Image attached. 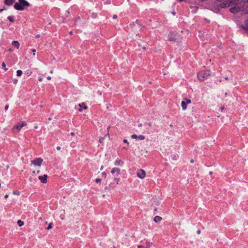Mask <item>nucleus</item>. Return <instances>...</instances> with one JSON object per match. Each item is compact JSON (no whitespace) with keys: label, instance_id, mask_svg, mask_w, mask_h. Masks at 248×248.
I'll use <instances>...</instances> for the list:
<instances>
[{"label":"nucleus","instance_id":"obj_1","mask_svg":"<svg viewBox=\"0 0 248 248\" xmlns=\"http://www.w3.org/2000/svg\"><path fill=\"white\" fill-rule=\"evenodd\" d=\"M18 1L14 5L15 9L17 10H23L25 7L30 6L29 3L25 0H18Z\"/></svg>","mask_w":248,"mask_h":248},{"label":"nucleus","instance_id":"obj_2","mask_svg":"<svg viewBox=\"0 0 248 248\" xmlns=\"http://www.w3.org/2000/svg\"><path fill=\"white\" fill-rule=\"evenodd\" d=\"M211 73L209 70H203L199 72L197 74V77L199 80L203 81L207 79L210 75Z\"/></svg>","mask_w":248,"mask_h":248},{"label":"nucleus","instance_id":"obj_3","mask_svg":"<svg viewBox=\"0 0 248 248\" xmlns=\"http://www.w3.org/2000/svg\"><path fill=\"white\" fill-rule=\"evenodd\" d=\"M26 125V123L25 122H22L20 123H18L13 127V130L18 132L20 131L21 129Z\"/></svg>","mask_w":248,"mask_h":248},{"label":"nucleus","instance_id":"obj_4","mask_svg":"<svg viewBox=\"0 0 248 248\" xmlns=\"http://www.w3.org/2000/svg\"><path fill=\"white\" fill-rule=\"evenodd\" d=\"M43 162V159L41 158H36L35 159L31 161V164L35 166H41Z\"/></svg>","mask_w":248,"mask_h":248},{"label":"nucleus","instance_id":"obj_5","mask_svg":"<svg viewBox=\"0 0 248 248\" xmlns=\"http://www.w3.org/2000/svg\"><path fill=\"white\" fill-rule=\"evenodd\" d=\"M145 171L142 169L140 170L137 173V176L140 179H143L145 177Z\"/></svg>","mask_w":248,"mask_h":248},{"label":"nucleus","instance_id":"obj_6","mask_svg":"<svg viewBox=\"0 0 248 248\" xmlns=\"http://www.w3.org/2000/svg\"><path fill=\"white\" fill-rule=\"evenodd\" d=\"M47 175L46 174H44L43 176H39L38 177V179L43 184L46 183V182H47Z\"/></svg>","mask_w":248,"mask_h":248},{"label":"nucleus","instance_id":"obj_7","mask_svg":"<svg viewBox=\"0 0 248 248\" xmlns=\"http://www.w3.org/2000/svg\"><path fill=\"white\" fill-rule=\"evenodd\" d=\"M78 106L80 107V108L78 109V110L79 111H82V109L81 108H83V109H86L87 108V106L84 103H82L81 104H79Z\"/></svg>","mask_w":248,"mask_h":248},{"label":"nucleus","instance_id":"obj_8","mask_svg":"<svg viewBox=\"0 0 248 248\" xmlns=\"http://www.w3.org/2000/svg\"><path fill=\"white\" fill-rule=\"evenodd\" d=\"M115 172H117V175H118L120 172V169L117 168H113L111 170V173H114Z\"/></svg>","mask_w":248,"mask_h":248},{"label":"nucleus","instance_id":"obj_9","mask_svg":"<svg viewBox=\"0 0 248 248\" xmlns=\"http://www.w3.org/2000/svg\"><path fill=\"white\" fill-rule=\"evenodd\" d=\"M15 2V0H5L4 3L8 6L12 5Z\"/></svg>","mask_w":248,"mask_h":248},{"label":"nucleus","instance_id":"obj_10","mask_svg":"<svg viewBox=\"0 0 248 248\" xmlns=\"http://www.w3.org/2000/svg\"><path fill=\"white\" fill-rule=\"evenodd\" d=\"M13 46L18 49L19 48L20 44L17 41H13L12 42Z\"/></svg>","mask_w":248,"mask_h":248},{"label":"nucleus","instance_id":"obj_11","mask_svg":"<svg viewBox=\"0 0 248 248\" xmlns=\"http://www.w3.org/2000/svg\"><path fill=\"white\" fill-rule=\"evenodd\" d=\"M114 164L115 166H118L123 165V162L120 159H118L115 161Z\"/></svg>","mask_w":248,"mask_h":248},{"label":"nucleus","instance_id":"obj_12","mask_svg":"<svg viewBox=\"0 0 248 248\" xmlns=\"http://www.w3.org/2000/svg\"><path fill=\"white\" fill-rule=\"evenodd\" d=\"M181 106H182V108L183 110H185L186 109V108H187V104L186 103L185 101H182V102H181Z\"/></svg>","mask_w":248,"mask_h":248},{"label":"nucleus","instance_id":"obj_13","mask_svg":"<svg viewBox=\"0 0 248 248\" xmlns=\"http://www.w3.org/2000/svg\"><path fill=\"white\" fill-rule=\"evenodd\" d=\"M162 219V217L160 216H156L154 218V221L157 223L160 221H161Z\"/></svg>","mask_w":248,"mask_h":248},{"label":"nucleus","instance_id":"obj_14","mask_svg":"<svg viewBox=\"0 0 248 248\" xmlns=\"http://www.w3.org/2000/svg\"><path fill=\"white\" fill-rule=\"evenodd\" d=\"M242 28L245 30L248 31V19L246 21L245 25L244 26H243Z\"/></svg>","mask_w":248,"mask_h":248},{"label":"nucleus","instance_id":"obj_15","mask_svg":"<svg viewBox=\"0 0 248 248\" xmlns=\"http://www.w3.org/2000/svg\"><path fill=\"white\" fill-rule=\"evenodd\" d=\"M17 223L19 227H21L24 225V222L21 220H18Z\"/></svg>","mask_w":248,"mask_h":248},{"label":"nucleus","instance_id":"obj_16","mask_svg":"<svg viewBox=\"0 0 248 248\" xmlns=\"http://www.w3.org/2000/svg\"><path fill=\"white\" fill-rule=\"evenodd\" d=\"M145 138V137L144 136L141 135L138 136V139L139 140H143Z\"/></svg>","mask_w":248,"mask_h":248},{"label":"nucleus","instance_id":"obj_17","mask_svg":"<svg viewBox=\"0 0 248 248\" xmlns=\"http://www.w3.org/2000/svg\"><path fill=\"white\" fill-rule=\"evenodd\" d=\"M7 18L9 20V21L11 22H13L14 21V17L12 16H8Z\"/></svg>","mask_w":248,"mask_h":248},{"label":"nucleus","instance_id":"obj_18","mask_svg":"<svg viewBox=\"0 0 248 248\" xmlns=\"http://www.w3.org/2000/svg\"><path fill=\"white\" fill-rule=\"evenodd\" d=\"M22 74V71L20 70H18L17 71H16V75L17 76H21Z\"/></svg>","mask_w":248,"mask_h":248},{"label":"nucleus","instance_id":"obj_19","mask_svg":"<svg viewBox=\"0 0 248 248\" xmlns=\"http://www.w3.org/2000/svg\"><path fill=\"white\" fill-rule=\"evenodd\" d=\"M2 68L4 69V70L5 71H7V68L6 67V64H5V63L4 62H2Z\"/></svg>","mask_w":248,"mask_h":248},{"label":"nucleus","instance_id":"obj_20","mask_svg":"<svg viewBox=\"0 0 248 248\" xmlns=\"http://www.w3.org/2000/svg\"><path fill=\"white\" fill-rule=\"evenodd\" d=\"M185 101H186V104H190L191 102V100L189 99H187V98H186Z\"/></svg>","mask_w":248,"mask_h":248},{"label":"nucleus","instance_id":"obj_21","mask_svg":"<svg viewBox=\"0 0 248 248\" xmlns=\"http://www.w3.org/2000/svg\"><path fill=\"white\" fill-rule=\"evenodd\" d=\"M152 242H146V246L148 247H150L151 246V245H152Z\"/></svg>","mask_w":248,"mask_h":248},{"label":"nucleus","instance_id":"obj_22","mask_svg":"<svg viewBox=\"0 0 248 248\" xmlns=\"http://www.w3.org/2000/svg\"><path fill=\"white\" fill-rule=\"evenodd\" d=\"M25 73L27 75L29 76L31 75V74H32V72L31 71H26Z\"/></svg>","mask_w":248,"mask_h":248},{"label":"nucleus","instance_id":"obj_23","mask_svg":"<svg viewBox=\"0 0 248 248\" xmlns=\"http://www.w3.org/2000/svg\"><path fill=\"white\" fill-rule=\"evenodd\" d=\"M131 138L132 139H138V136H137V135L136 134H133L131 136Z\"/></svg>","mask_w":248,"mask_h":248},{"label":"nucleus","instance_id":"obj_24","mask_svg":"<svg viewBox=\"0 0 248 248\" xmlns=\"http://www.w3.org/2000/svg\"><path fill=\"white\" fill-rule=\"evenodd\" d=\"M104 140V138L103 137H100L99 142L100 143H102V142H103Z\"/></svg>","mask_w":248,"mask_h":248},{"label":"nucleus","instance_id":"obj_25","mask_svg":"<svg viewBox=\"0 0 248 248\" xmlns=\"http://www.w3.org/2000/svg\"><path fill=\"white\" fill-rule=\"evenodd\" d=\"M52 224L51 223H49L46 228V230L50 229L52 228Z\"/></svg>","mask_w":248,"mask_h":248},{"label":"nucleus","instance_id":"obj_26","mask_svg":"<svg viewBox=\"0 0 248 248\" xmlns=\"http://www.w3.org/2000/svg\"><path fill=\"white\" fill-rule=\"evenodd\" d=\"M101 181H102V179H100V178H97L95 180V182L97 183H100L101 182Z\"/></svg>","mask_w":248,"mask_h":248},{"label":"nucleus","instance_id":"obj_27","mask_svg":"<svg viewBox=\"0 0 248 248\" xmlns=\"http://www.w3.org/2000/svg\"><path fill=\"white\" fill-rule=\"evenodd\" d=\"M114 180L116 182L117 184H118L119 183V182L120 181V179L119 178H115L114 179Z\"/></svg>","mask_w":248,"mask_h":248},{"label":"nucleus","instance_id":"obj_28","mask_svg":"<svg viewBox=\"0 0 248 248\" xmlns=\"http://www.w3.org/2000/svg\"><path fill=\"white\" fill-rule=\"evenodd\" d=\"M102 175H103V176L106 178V177H107V174L105 172H103L102 173Z\"/></svg>","mask_w":248,"mask_h":248},{"label":"nucleus","instance_id":"obj_29","mask_svg":"<svg viewBox=\"0 0 248 248\" xmlns=\"http://www.w3.org/2000/svg\"><path fill=\"white\" fill-rule=\"evenodd\" d=\"M169 40L170 41L173 40V38L172 37H170V34L169 35Z\"/></svg>","mask_w":248,"mask_h":248},{"label":"nucleus","instance_id":"obj_30","mask_svg":"<svg viewBox=\"0 0 248 248\" xmlns=\"http://www.w3.org/2000/svg\"><path fill=\"white\" fill-rule=\"evenodd\" d=\"M31 50H32V52H33V55L35 56L36 50L35 49H32Z\"/></svg>","mask_w":248,"mask_h":248},{"label":"nucleus","instance_id":"obj_31","mask_svg":"<svg viewBox=\"0 0 248 248\" xmlns=\"http://www.w3.org/2000/svg\"><path fill=\"white\" fill-rule=\"evenodd\" d=\"M123 141H124V143H127V144H129V143H128V142L127 140H126V139L124 140Z\"/></svg>","mask_w":248,"mask_h":248},{"label":"nucleus","instance_id":"obj_32","mask_svg":"<svg viewBox=\"0 0 248 248\" xmlns=\"http://www.w3.org/2000/svg\"><path fill=\"white\" fill-rule=\"evenodd\" d=\"M138 248H146L144 247H143V246H142V245H138Z\"/></svg>","mask_w":248,"mask_h":248},{"label":"nucleus","instance_id":"obj_33","mask_svg":"<svg viewBox=\"0 0 248 248\" xmlns=\"http://www.w3.org/2000/svg\"><path fill=\"white\" fill-rule=\"evenodd\" d=\"M17 81H18V80H17V79H15L14 80V83L15 84H16V83H17Z\"/></svg>","mask_w":248,"mask_h":248},{"label":"nucleus","instance_id":"obj_34","mask_svg":"<svg viewBox=\"0 0 248 248\" xmlns=\"http://www.w3.org/2000/svg\"><path fill=\"white\" fill-rule=\"evenodd\" d=\"M9 108V106L8 105H6L5 107V109L6 110H7Z\"/></svg>","mask_w":248,"mask_h":248},{"label":"nucleus","instance_id":"obj_35","mask_svg":"<svg viewBox=\"0 0 248 248\" xmlns=\"http://www.w3.org/2000/svg\"><path fill=\"white\" fill-rule=\"evenodd\" d=\"M117 16L116 15H114L113 16V19H116L117 18Z\"/></svg>","mask_w":248,"mask_h":248},{"label":"nucleus","instance_id":"obj_36","mask_svg":"<svg viewBox=\"0 0 248 248\" xmlns=\"http://www.w3.org/2000/svg\"><path fill=\"white\" fill-rule=\"evenodd\" d=\"M56 149H57V150L59 151V150H61V147L60 146H57L56 147Z\"/></svg>","mask_w":248,"mask_h":248},{"label":"nucleus","instance_id":"obj_37","mask_svg":"<svg viewBox=\"0 0 248 248\" xmlns=\"http://www.w3.org/2000/svg\"><path fill=\"white\" fill-rule=\"evenodd\" d=\"M38 80L39 81H42L43 80V78H38Z\"/></svg>","mask_w":248,"mask_h":248},{"label":"nucleus","instance_id":"obj_38","mask_svg":"<svg viewBox=\"0 0 248 248\" xmlns=\"http://www.w3.org/2000/svg\"><path fill=\"white\" fill-rule=\"evenodd\" d=\"M244 2H247L248 3V0H243V1L242 2H243V5H245Z\"/></svg>","mask_w":248,"mask_h":248},{"label":"nucleus","instance_id":"obj_39","mask_svg":"<svg viewBox=\"0 0 248 248\" xmlns=\"http://www.w3.org/2000/svg\"><path fill=\"white\" fill-rule=\"evenodd\" d=\"M70 134H71V136H74V135H75V133H74V132H71Z\"/></svg>","mask_w":248,"mask_h":248},{"label":"nucleus","instance_id":"obj_40","mask_svg":"<svg viewBox=\"0 0 248 248\" xmlns=\"http://www.w3.org/2000/svg\"><path fill=\"white\" fill-rule=\"evenodd\" d=\"M224 107H222L220 108V109L221 111H223L224 109Z\"/></svg>","mask_w":248,"mask_h":248},{"label":"nucleus","instance_id":"obj_41","mask_svg":"<svg viewBox=\"0 0 248 248\" xmlns=\"http://www.w3.org/2000/svg\"><path fill=\"white\" fill-rule=\"evenodd\" d=\"M51 77H50V76H48V77H47V79H48V80L51 79Z\"/></svg>","mask_w":248,"mask_h":248},{"label":"nucleus","instance_id":"obj_42","mask_svg":"<svg viewBox=\"0 0 248 248\" xmlns=\"http://www.w3.org/2000/svg\"><path fill=\"white\" fill-rule=\"evenodd\" d=\"M8 195L6 194L4 196L5 198L7 199L8 197Z\"/></svg>","mask_w":248,"mask_h":248},{"label":"nucleus","instance_id":"obj_43","mask_svg":"<svg viewBox=\"0 0 248 248\" xmlns=\"http://www.w3.org/2000/svg\"><path fill=\"white\" fill-rule=\"evenodd\" d=\"M197 232L198 234H200L201 233V231L198 230Z\"/></svg>","mask_w":248,"mask_h":248},{"label":"nucleus","instance_id":"obj_44","mask_svg":"<svg viewBox=\"0 0 248 248\" xmlns=\"http://www.w3.org/2000/svg\"><path fill=\"white\" fill-rule=\"evenodd\" d=\"M39 37H40V34H37L36 35V37H37V38H39Z\"/></svg>","mask_w":248,"mask_h":248},{"label":"nucleus","instance_id":"obj_45","mask_svg":"<svg viewBox=\"0 0 248 248\" xmlns=\"http://www.w3.org/2000/svg\"><path fill=\"white\" fill-rule=\"evenodd\" d=\"M209 173V174H210V175H212V174H213V172H212V171H210Z\"/></svg>","mask_w":248,"mask_h":248},{"label":"nucleus","instance_id":"obj_46","mask_svg":"<svg viewBox=\"0 0 248 248\" xmlns=\"http://www.w3.org/2000/svg\"><path fill=\"white\" fill-rule=\"evenodd\" d=\"M110 128V126H108L107 128V130L108 131L109 130Z\"/></svg>","mask_w":248,"mask_h":248},{"label":"nucleus","instance_id":"obj_47","mask_svg":"<svg viewBox=\"0 0 248 248\" xmlns=\"http://www.w3.org/2000/svg\"><path fill=\"white\" fill-rule=\"evenodd\" d=\"M103 169V166H101V168H100V170H102Z\"/></svg>","mask_w":248,"mask_h":248},{"label":"nucleus","instance_id":"obj_48","mask_svg":"<svg viewBox=\"0 0 248 248\" xmlns=\"http://www.w3.org/2000/svg\"><path fill=\"white\" fill-rule=\"evenodd\" d=\"M3 10H4V9H0V12H1L2 11H3Z\"/></svg>","mask_w":248,"mask_h":248},{"label":"nucleus","instance_id":"obj_49","mask_svg":"<svg viewBox=\"0 0 248 248\" xmlns=\"http://www.w3.org/2000/svg\"><path fill=\"white\" fill-rule=\"evenodd\" d=\"M69 33H70V34H72L73 33V31H70L69 32Z\"/></svg>","mask_w":248,"mask_h":248},{"label":"nucleus","instance_id":"obj_50","mask_svg":"<svg viewBox=\"0 0 248 248\" xmlns=\"http://www.w3.org/2000/svg\"><path fill=\"white\" fill-rule=\"evenodd\" d=\"M225 96H227L228 95V93H225Z\"/></svg>","mask_w":248,"mask_h":248},{"label":"nucleus","instance_id":"obj_51","mask_svg":"<svg viewBox=\"0 0 248 248\" xmlns=\"http://www.w3.org/2000/svg\"><path fill=\"white\" fill-rule=\"evenodd\" d=\"M66 12H67V13H68V14H69L70 13L69 10H67Z\"/></svg>","mask_w":248,"mask_h":248},{"label":"nucleus","instance_id":"obj_52","mask_svg":"<svg viewBox=\"0 0 248 248\" xmlns=\"http://www.w3.org/2000/svg\"><path fill=\"white\" fill-rule=\"evenodd\" d=\"M190 162H191V163H193V162H194V161H193V159H192V160H190Z\"/></svg>","mask_w":248,"mask_h":248},{"label":"nucleus","instance_id":"obj_53","mask_svg":"<svg viewBox=\"0 0 248 248\" xmlns=\"http://www.w3.org/2000/svg\"><path fill=\"white\" fill-rule=\"evenodd\" d=\"M51 119H52L51 118H48V120H49V121L51 120Z\"/></svg>","mask_w":248,"mask_h":248},{"label":"nucleus","instance_id":"obj_54","mask_svg":"<svg viewBox=\"0 0 248 248\" xmlns=\"http://www.w3.org/2000/svg\"><path fill=\"white\" fill-rule=\"evenodd\" d=\"M9 51H12V50L11 49H9Z\"/></svg>","mask_w":248,"mask_h":248},{"label":"nucleus","instance_id":"obj_55","mask_svg":"<svg viewBox=\"0 0 248 248\" xmlns=\"http://www.w3.org/2000/svg\"><path fill=\"white\" fill-rule=\"evenodd\" d=\"M106 135H107V136H108L109 137V133H108Z\"/></svg>","mask_w":248,"mask_h":248},{"label":"nucleus","instance_id":"obj_56","mask_svg":"<svg viewBox=\"0 0 248 248\" xmlns=\"http://www.w3.org/2000/svg\"><path fill=\"white\" fill-rule=\"evenodd\" d=\"M39 172H40V171H39V170H38V171H37V173H39Z\"/></svg>","mask_w":248,"mask_h":248},{"label":"nucleus","instance_id":"obj_57","mask_svg":"<svg viewBox=\"0 0 248 248\" xmlns=\"http://www.w3.org/2000/svg\"><path fill=\"white\" fill-rule=\"evenodd\" d=\"M50 73H51V74H52V73H53V71H52V70H51V71H50Z\"/></svg>","mask_w":248,"mask_h":248},{"label":"nucleus","instance_id":"obj_58","mask_svg":"<svg viewBox=\"0 0 248 248\" xmlns=\"http://www.w3.org/2000/svg\"><path fill=\"white\" fill-rule=\"evenodd\" d=\"M32 172H33V173H34L35 172V171L34 170V171H32Z\"/></svg>","mask_w":248,"mask_h":248},{"label":"nucleus","instance_id":"obj_59","mask_svg":"<svg viewBox=\"0 0 248 248\" xmlns=\"http://www.w3.org/2000/svg\"><path fill=\"white\" fill-rule=\"evenodd\" d=\"M170 127H172V124H170Z\"/></svg>","mask_w":248,"mask_h":248},{"label":"nucleus","instance_id":"obj_60","mask_svg":"<svg viewBox=\"0 0 248 248\" xmlns=\"http://www.w3.org/2000/svg\"><path fill=\"white\" fill-rule=\"evenodd\" d=\"M14 194L16 193V192H14Z\"/></svg>","mask_w":248,"mask_h":248},{"label":"nucleus","instance_id":"obj_61","mask_svg":"<svg viewBox=\"0 0 248 248\" xmlns=\"http://www.w3.org/2000/svg\"><path fill=\"white\" fill-rule=\"evenodd\" d=\"M14 194L16 193V192H14Z\"/></svg>","mask_w":248,"mask_h":248}]
</instances>
